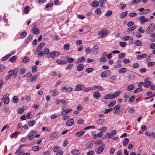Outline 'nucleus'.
I'll return each mask as SVG.
<instances>
[{
    "instance_id": "nucleus-61",
    "label": "nucleus",
    "mask_w": 155,
    "mask_h": 155,
    "mask_svg": "<svg viewBox=\"0 0 155 155\" xmlns=\"http://www.w3.org/2000/svg\"><path fill=\"white\" fill-rule=\"evenodd\" d=\"M135 97V95L133 96L130 97L128 100V101L129 102L131 103L132 102L134 99Z\"/></svg>"
},
{
    "instance_id": "nucleus-4",
    "label": "nucleus",
    "mask_w": 155,
    "mask_h": 155,
    "mask_svg": "<svg viewBox=\"0 0 155 155\" xmlns=\"http://www.w3.org/2000/svg\"><path fill=\"white\" fill-rule=\"evenodd\" d=\"M107 31L106 29H104L98 33L99 35L100 36L101 38L105 36L107 34Z\"/></svg>"
},
{
    "instance_id": "nucleus-21",
    "label": "nucleus",
    "mask_w": 155,
    "mask_h": 155,
    "mask_svg": "<svg viewBox=\"0 0 155 155\" xmlns=\"http://www.w3.org/2000/svg\"><path fill=\"white\" fill-rule=\"evenodd\" d=\"M84 66L81 64H79L77 67V70L78 71H81L83 70Z\"/></svg>"
},
{
    "instance_id": "nucleus-46",
    "label": "nucleus",
    "mask_w": 155,
    "mask_h": 155,
    "mask_svg": "<svg viewBox=\"0 0 155 155\" xmlns=\"http://www.w3.org/2000/svg\"><path fill=\"white\" fill-rule=\"evenodd\" d=\"M120 45L122 47H124L126 46V43L124 42L121 41L119 43Z\"/></svg>"
},
{
    "instance_id": "nucleus-26",
    "label": "nucleus",
    "mask_w": 155,
    "mask_h": 155,
    "mask_svg": "<svg viewBox=\"0 0 155 155\" xmlns=\"http://www.w3.org/2000/svg\"><path fill=\"white\" fill-rule=\"evenodd\" d=\"M150 37H152V38L150 39V40L152 42H153L155 41V32H153L151 34Z\"/></svg>"
},
{
    "instance_id": "nucleus-24",
    "label": "nucleus",
    "mask_w": 155,
    "mask_h": 155,
    "mask_svg": "<svg viewBox=\"0 0 155 155\" xmlns=\"http://www.w3.org/2000/svg\"><path fill=\"white\" fill-rule=\"evenodd\" d=\"M56 62L58 64H67V62L66 61H61L60 59L57 60H56Z\"/></svg>"
},
{
    "instance_id": "nucleus-27",
    "label": "nucleus",
    "mask_w": 155,
    "mask_h": 155,
    "mask_svg": "<svg viewBox=\"0 0 155 155\" xmlns=\"http://www.w3.org/2000/svg\"><path fill=\"white\" fill-rule=\"evenodd\" d=\"M127 11L122 12L120 15V18L122 19L126 17L127 15Z\"/></svg>"
},
{
    "instance_id": "nucleus-62",
    "label": "nucleus",
    "mask_w": 155,
    "mask_h": 155,
    "mask_svg": "<svg viewBox=\"0 0 155 155\" xmlns=\"http://www.w3.org/2000/svg\"><path fill=\"white\" fill-rule=\"evenodd\" d=\"M128 111L130 113H132L134 112L135 109L134 108L131 107L129 108Z\"/></svg>"
},
{
    "instance_id": "nucleus-3",
    "label": "nucleus",
    "mask_w": 155,
    "mask_h": 155,
    "mask_svg": "<svg viewBox=\"0 0 155 155\" xmlns=\"http://www.w3.org/2000/svg\"><path fill=\"white\" fill-rule=\"evenodd\" d=\"M36 134V132L35 130H32L30 131L29 134L27 135V137L29 140H31L33 138L35 135Z\"/></svg>"
},
{
    "instance_id": "nucleus-63",
    "label": "nucleus",
    "mask_w": 155,
    "mask_h": 155,
    "mask_svg": "<svg viewBox=\"0 0 155 155\" xmlns=\"http://www.w3.org/2000/svg\"><path fill=\"white\" fill-rule=\"evenodd\" d=\"M120 107V104H117V105L114 106V109L115 110H117L119 109Z\"/></svg>"
},
{
    "instance_id": "nucleus-16",
    "label": "nucleus",
    "mask_w": 155,
    "mask_h": 155,
    "mask_svg": "<svg viewBox=\"0 0 155 155\" xmlns=\"http://www.w3.org/2000/svg\"><path fill=\"white\" fill-rule=\"evenodd\" d=\"M116 130H113L108 134V138H111L116 133Z\"/></svg>"
},
{
    "instance_id": "nucleus-42",
    "label": "nucleus",
    "mask_w": 155,
    "mask_h": 155,
    "mask_svg": "<svg viewBox=\"0 0 155 155\" xmlns=\"http://www.w3.org/2000/svg\"><path fill=\"white\" fill-rule=\"evenodd\" d=\"M27 34V33L25 31L22 32L20 35V38H24L26 36Z\"/></svg>"
},
{
    "instance_id": "nucleus-38",
    "label": "nucleus",
    "mask_w": 155,
    "mask_h": 155,
    "mask_svg": "<svg viewBox=\"0 0 155 155\" xmlns=\"http://www.w3.org/2000/svg\"><path fill=\"white\" fill-rule=\"evenodd\" d=\"M134 44L136 46H140L141 45V42L139 40H136L134 42Z\"/></svg>"
},
{
    "instance_id": "nucleus-60",
    "label": "nucleus",
    "mask_w": 155,
    "mask_h": 155,
    "mask_svg": "<svg viewBox=\"0 0 155 155\" xmlns=\"http://www.w3.org/2000/svg\"><path fill=\"white\" fill-rule=\"evenodd\" d=\"M24 109L23 108H20L18 110V113L20 114H22L24 112Z\"/></svg>"
},
{
    "instance_id": "nucleus-41",
    "label": "nucleus",
    "mask_w": 155,
    "mask_h": 155,
    "mask_svg": "<svg viewBox=\"0 0 155 155\" xmlns=\"http://www.w3.org/2000/svg\"><path fill=\"white\" fill-rule=\"evenodd\" d=\"M74 59L73 58H70L69 57H68V59L67 60V63L68 62V63H70L74 61Z\"/></svg>"
},
{
    "instance_id": "nucleus-10",
    "label": "nucleus",
    "mask_w": 155,
    "mask_h": 155,
    "mask_svg": "<svg viewBox=\"0 0 155 155\" xmlns=\"http://www.w3.org/2000/svg\"><path fill=\"white\" fill-rule=\"evenodd\" d=\"M18 69L15 68L13 70H10L9 71H10V74L11 76H14V77L15 78L17 76V72L18 71Z\"/></svg>"
},
{
    "instance_id": "nucleus-37",
    "label": "nucleus",
    "mask_w": 155,
    "mask_h": 155,
    "mask_svg": "<svg viewBox=\"0 0 155 155\" xmlns=\"http://www.w3.org/2000/svg\"><path fill=\"white\" fill-rule=\"evenodd\" d=\"M17 57L15 56H14L8 60L9 61L13 62H14L16 59Z\"/></svg>"
},
{
    "instance_id": "nucleus-7",
    "label": "nucleus",
    "mask_w": 155,
    "mask_h": 155,
    "mask_svg": "<svg viewBox=\"0 0 155 155\" xmlns=\"http://www.w3.org/2000/svg\"><path fill=\"white\" fill-rule=\"evenodd\" d=\"M93 97L96 99L98 100L101 96L100 93L97 91H95L93 94Z\"/></svg>"
},
{
    "instance_id": "nucleus-29",
    "label": "nucleus",
    "mask_w": 155,
    "mask_h": 155,
    "mask_svg": "<svg viewBox=\"0 0 155 155\" xmlns=\"http://www.w3.org/2000/svg\"><path fill=\"white\" fill-rule=\"evenodd\" d=\"M134 87V84H130L127 87V90L128 91H131L133 90Z\"/></svg>"
},
{
    "instance_id": "nucleus-45",
    "label": "nucleus",
    "mask_w": 155,
    "mask_h": 155,
    "mask_svg": "<svg viewBox=\"0 0 155 155\" xmlns=\"http://www.w3.org/2000/svg\"><path fill=\"white\" fill-rule=\"evenodd\" d=\"M107 129V127H104L101 128L100 129V130L101 132L102 133H104L106 131Z\"/></svg>"
},
{
    "instance_id": "nucleus-51",
    "label": "nucleus",
    "mask_w": 155,
    "mask_h": 155,
    "mask_svg": "<svg viewBox=\"0 0 155 155\" xmlns=\"http://www.w3.org/2000/svg\"><path fill=\"white\" fill-rule=\"evenodd\" d=\"M13 102L15 103H17L18 101V100L17 97L16 96H14L13 98Z\"/></svg>"
},
{
    "instance_id": "nucleus-12",
    "label": "nucleus",
    "mask_w": 155,
    "mask_h": 155,
    "mask_svg": "<svg viewBox=\"0 0 155 155\" xmlns=\"http://www.w3.org/2000/svg\"><path fill=\"white\" fill-rule=\"evenodd\" d=\"M91 5L94 7H97L99 5V2L97 1H94L91 3Z\"/></svg>"
},
{
    "instance_id": "nucleus-25",
    "label": "nucleus",
    "mask_w": 155,
    "mask_h": 155,
    "mask_svg": "<svg viewBox=\"0 0 155 155\" xmlns=\"http://www.w3.org/2000/svg\"><path fill=\"white\" fill-rule=\"evenodd\" d=\"M105 123L104 120L103 119H101L98 120L97 121V124L99 125H103Z\"/></svg>"
},
{
    "instance_id": "nucleus-34",
    "label": "nucleus",
    "mask_w": 155,
    "mask_h": 155,
    "mask_svg": "<svg viewBox=\"0 0 155 155\" xmlns=\"http://www.w3.org/2000/svg\"><path fill=\"white\" fill-rule=\"evenodd\" d=\"M59 93V92L58 91H57L56 90H54L53 91V92L51 94V96H55Z\"/></svg>"
},
{
    "instance_id": "nucleus-33",
    "label": "nucleus",
    "mask_w": 155,
    "mask_h": 155,
    "mask_svg": "<svg viewBox=\"0 0 155 155\" xmlns=\"http://www.w3.org/2000/svg\"><path fill=\"white\" fill-rule=\"evenodd\" d=\"M138 10L139 11V14L140 15H142L144 14L145 10L144 8H140Z\"/></svg>"
},
{
    "instance_id": "nucleus-57",
    "label": "nucleus",
    "mask_w": 155,
    "mask_h": 155,
    "mask_svg": "<svg viewBox=\"0 0 155 155\" xmlns=\"http://www.w3.org/2000/svg\"><path fill=\"white\" fill-rule=\"evenodd\" d=\"M100 60L101 62L105 61L107 60V58L105 57H102L100 58Z\"/></svg>"
},
{
    "instance_id": "nucleus-39",
    "label": "nucleus",
    "mask_w": 155,
    "mask_h": 155,
    "mask_svg": "<svg viewBox=\"0 0 155 155\" xmlns=\"http://www.w3.org/2000/svg\"><path fill=\"white\" fill-rule=\"evenodd\" d=\"M29 7L28 6H26L24 9V12L25 14L28 13L29 11Z\"/></svg>"
},
{
    "instance_id": "nucleus-54",
    "label": "nucleus",
    "mask_w": 155,
    "mask_h": 155,
    "mask_svg": "<svg viewBox=\"0 0 155 155\" xmlns=\"http://www.w3.org/2000/svg\"><path fill=\"white\" fill-rule=\"evenodd\" d=\"M40 148L39 146H35L33 147L32 149L34 151H36L39 150Z\"/></svg>"
},
{
    "instance_id": "nucleus-44",
    "label": "nucleus",
    "mask_w": 155,
    "mask_h": 155,
    "mask_svg": "<svg viewBox=\"0 0 155 155\" xmlns=\"http://www.w3.org/2000/svg\"><path fill=\"white\" fill-rule=\"evenodd\" d=\"M117 78V77L116 75H114L111 77L109 79L110 82H112L113 81L115 80Z\"/></svg>"
},
{
    "instance_id": "nucleus-52",
    "label": "nucleus",
    "mask_w": 155,
    "mask_h": 155,
    "mask_svg": "<svg viewBox=\"0 0 155 155\" xmlns=\"http://www.w3.org/2000/svg\"><path fill=\"white\" fill-rule=\"evenodd\" d=\"M57 136V133L56 132L54 131L52 133L51 136V137L52 138H54L56 137Z\"/></svg>"
},
{
    "instance_id": "nucleus-32",
    "label": "nucleus",
    "mask_w": 155,
    "mask_h": 155,
    "mask_svg": "<svg viewBox=\"0 0 155 155\" xmlns=\"http://www.w3.org/2000/svg\"><path fill=\"white\" fill-rule=\"evenodd\" d=\"M126 70V68H122L118 71V72L120 74H123L125 72Z\"/></svg>"
},
{
    "instance_id": "nucleus-64",
    "label": "nucleus",
    "mask_w": 155,
    "mask_h": 155,
    "mask_svg": "<svg viewBox=\"0 0 155 155\" xmlns=\"http://www.w3.org/2000/svg\"><path fill=\"white\" fill-rule=\"evenodd\" d=\"M53 5V3H48L46 5L45 8H47L49 7H52Z\"/></svg>"
},
{
    "instance_id": "nucleus-48",
    "label": "nucleus",
    "mask_w": 155,
    "mask_h": 155,
    "mask_svg": "<svg viewBox=\"0 0 155 155\" xmlns=\"http://www.w3.org/2000/svg\"><path fill=\"white\" fill-rule=\"evenodd\" d=\"M145 56V54H143L142 55H137V58L138 59H140L141 58H144Z\"/></svg>"
},
{
    "instance_id": "nucleus-17",
    "label": "nucleus",
    "mask_w": 155,
    "mask_h": 155,
    "mask_svg": "<svg viewBox=\"0 0 155 155\" xmlns=\"http://www.w3.org/2000/svg\"><path fill=\"white\" fill-rule=\"evenodd\" d=\"M139 19L140 21V23L143 24L145 22V17L144 16H141L139 18Z\"/></svg>"
},
{
    "instance_id": "nucleus-5",
    "label": "nucleus",
    "mask_w": 155,
    "mask_h": 155,
    "mask_svg": "<svg viewBox=\"0 0 155 155\" xmlns=\"http://www.w3.org/2000/svg\"><path fill=\"white\" fill-rule=\"evenodd\" d=\"M110 72L109 70L105 71L101 73V77L103 78L108 77L110 74Z\"/></svg>"
},
{
    "instance_id": "nucleus-14",
    "label": "nucleus",
    "mask_w": 155,
    "mask_h": 155,
    "mask_svg": "<svg viewBox=\"0 0 155 155\" xmlns=\"http://www.w3.org/2000/svg\"><path fill=\"white\" fill-rule=\"evenodd\" d=\"M84 88V87L81 84L78 85L76 86L75 91H79L81 90Z\"/></svg>"
},
{
    "instance_id": "nucleus-49",
    "label": "nucleus",
    "mask_w": 155,
    "mask_h": 155,
    "mask_svg": "<svg viewBox=\"0 0 155 155\" xmlns=\"http://www.w3.org/2000/svg\"><path fill=\"white\" fill-rule=\"evenodd\" d=\"M70 47V45L68 43H67L64 45V48L67 50H68Z\"/></svg>"
},
{
    "instance_id": "nucleus-13",
    "label": "nucleus",
    "mask_w": 155,
    "mask_h": 155,
    "mask_svg": "<svg viewBox=\"0 0 155 155\" xmlns=\"http://www.w3.org/2000/svg\"><path fill=\"white\" fill-rule=\"evenodd\" d=\"M74 123V120L73 119H70L66 122V124L67 126L72 125Z\"/></svg>"
},
{
    "instance_id": "nucleus-28",
    "label": "nucleus",
    "mask_w": 155,
    "mask_h": 155,
    "mask_svg": "<svg viewBox=\"0 0 155 155\" xmlns=\"http://www.w3.org/2000/svg\"><path fill=\"white\" fill-rule=\"evenodd\" d=\"M147 79V78H146V80ZM153 84L152 82L151 81H147V80H146V87H148L149 86H151L153 85Z\"/></svg>"
},
{
    "instance_id": "nucleus-53",
    "label": "nucleus",
    "mask_w": 155,
    "mask_h": 155,
    "mask_svg": "<svg viewBox=\"0 0 155 155\" xmlns=\"http://www.w3.org/2000/svg\"><path fill=\"white\" fill-rule=\"evenodd\" d=\"M94 70V69L92 68H87L86 70L85 71L86 72H87L88 73H90L92 72L93 70Z\"/></svg>"
},
{
    "instance_id": "nucleus-35",
    "label": "nucleus",
    "mask_w": 155,
    "mask_h": 155,
    "mask_svg": "<svg viewBox=\"0 0 155 155\" xmlns=\"http://www.w3.org/2000/svg\"><path fill=\"white\" fill-rule=\"evenodd\" d=\"M24 152L23 150L22 149H20L18 151H17L15 153L17 155H21L22 154H23Z\"/></svg>"
},
{
    "instance_id": "nucleus-1",
    "label": "nucleus",
    "mask_w": 155,
    "mask_h": 155,
    "mask_svg": "<svg viewBox=\"0 0 155 155\" xmlns=\"http://www.w3.org/2000/svg\"><path fill=\"white\" fill-rule=\"evenodd\" d=\"M155 30V24L152 23L150 24L146 29V32L148 34L153 32Z\"/></svg>"
},
{
    "instance_id": "nucleus-15",
    "label": "nucleus",
    "mask_w": 155,
    "mask_h": 155,
    "mask_svg": "<svg viewBox=\"0 0 155 155\" xmlns=\"http://www.w3.org/2000/svg\"><path fill=\"white\" fill-rule=\"evenodd\" d=\"M137 27V25H135L132 27H130L127 29V32L130 33L131 31L134 30L135 29H136Z\"/></svg>"
},
{
    "instance_id": "nucleus-22",
    "label": "nucleus",
    "mask_w": 155,
    "mask_h": 155,
    "mask_svg": "<svg viewBox=\"0 0 155 155\" xmlns=\"http://www.w3.org/2000/svg\"><path fill=\"white\" fill-rule=\"evenodd\" d=\"M71 153L74 155H77L80 153V151L79 150L74 149L71 151Z\"/></svg>"
},
{
    "instance_id": "nucleus-50",
    "label": "nucleus",
    "mask_w": 155,
    "mask_h": 155,
    "mask_svg": "<svg viewBox=\"0 0 155 155\" xmlns=\"http://www.w3.org/2000/svg\"><path fill=\"white\" fill-rule=\"evenodd\" d=\"M143 90V89L142 87H140L137 88H136L134 91V93H136L140 91H141Z\"/></svg>"
},
{
    "instance_id": "nucleus-43",
    "label": "nucleus",
    "mask_w": 155,
    "mask_h": 155,
    "mask_svg": "<svg viewBox=\"0 0 155 155\" xmlns=\"http://www.w3.org/2000/svg\"><path fill=\"white\" fill-rule=\"evenodd\" d=\"M37 69V67L36 65H34L32 67V71L34 73H35Z\"/></svg>"
},
{
    "instance_id": "nucleus-59",
    "label": "nucleus",
    "mask_w": 155,
    "mask_h": 155,
    "mask_svg": "<svg viewBox=\"0 0 155 155\" xmlns=\"http://www.w3.org/2000/svg\"><path fill=\"white\" fill-rule=\"evenodd\" d=\"M101 13V9L99 8H97L95 11V13L97 14H100Z\"/></svg>"
},
{
    "instance_id": "nucleus-18",
    "label": "nucleus",
    "mask_w": 155,
    "mask_h": 155,
    "mask_svg": "<svg viewBox=\"0 0 155 155\" xmlns=\"http://www.w3.org/2000/svg\"><path fill=\"white\" fill-rule=\"evenodd\" d=\"M85 60V58L83 56L80 58H78V60L76 61V63L78 64L79 63H82L84 62Z\"/></svg>"
},
{
    "instance_id": "nucleus-31",
    "label": "nucleus",
    "mask_w": 155,
    "mask_h": 155,
    "mask_svg": "<svg viewBox=\"0 0 155 155\" xmlns=\"http://www.w3.org/2000/svg\"><path fill=\"white\" fill-rule=\"evenodd\" d=\"M104 99H110L111 100L113 99V97L112 96V95L110 94H109L106 95L104 96Z\"/></svg>"
},
{
    "instance_id": "nucleus-9",
    "label": "nucleus",
    "mask_w": 155,
    "mask_h": 155,
    "mask_svg": "<svg viewBox=\"0 0 155 155\" xmlns=\"http://www.w3.org/2000/svg\"><path fill=\"white\" fill-rule=\"evenodd\" d=\"M104 146V144L103 143L99 147L96 151V153L97 154L101 153L103 151Z\"/></svg>"
},
{
    "instance_id": "nucleus-58",
    "label": "nucleus",
    "mask_w": 155,
    "mask_h": 155,
    "mask_svg": "<svg viewBox=\"0 0 155 155\" xmlns=\"http://www.w3.org/2000/svg\"><path fill=\"white\" fill-rule=\"evenodd\" d=\"M147 62H148L147 65L149 67H152L155 64V62H149L147 61Z\"/></svg>"
},
{
    "instance_id": "nucleus-8",
    "label": "nucleus",
    "mask_w": 155,
    "mask_h": 155,
    "mask_svg": "<svg viewBox=\"0 0 155 155\" xmlns=\"http://www.w3.org/2000/svg\"><path fill=\"white\" fill-rule=\"evenodd\" d=\"M2 102H3L5 104H7L9 102V98L7 97V95H5L3 97L2 101Z\"/></svg>"
},
{
    "instance_id": "nucleus-36",
    "label": "nucleus",
    "mask_w": 155,
    "mask_h": 155,
    "mask_svg": "<svg viewBox=\"0 0 155 155\" xmlns=\"http://www.w3.org/2000/svg\"><path fill=\"white\" fill-rule=\"evenodd\" d=\"M116 103L115 101H111L108 104V106L109 107H113Z\"/></svg>"
},
{
    "instance_id": "nucleus-40",
    "label": "nucleus",
    "mask_w": 155,
    "mask_h": 155,
    "mask_svg": "<svg viewBox=\"0 0 155 155\" xmlns=\"http://www.w3.org/2000/svg\"><path fill=\"white\" fill-rule=\"evenodd\" d=\"M36 123L35 121L33 120L29 121L28 123V125L29 127H32Z\"/></svg>"
},
{
    "instance_id": "nucleus-47",
    "label": "nucleus",
    "mask_w": 155,
    "mask_h": 155,
    "mask_svg": "<svg viewBox=\"0 0 155 155\" xmlns=\"http://www.w3.org/2000/svg\"><path fill=\"white\" fill-rule=\"evenodd\" d=\"M94 87L96 88L97 90L99 91H102L103 90L102 87L100 86L94 85Z\"/></svg>"
},
{
    "instance_id": "nucleus-19",
    "label": "nucleus",
    "mask_w": 155,
    "mask_h": 155,
    "mask_svg": "<svg viewBox=\"0 0 155 155\" xmlns=\"http://www.w3.org/2000/svg\"><path fill=\"white\" fill-rule=\"evenodd\" d=\"M36 80L37 78H36L34 76H32L27 80V81L29 82H31L33 81L35 82L36 81Z\"/></svg>"
},
{
    "instance_id": "nucleus-6",
    "label": "nucleus",
    "mask_w": 155,
    "mask_h": 155,
    "mask_svg": "<svg viewBox=\"0 0 155 155\" xmlns=\"http://www.w3.org/2000/svg\"><path fill=\"white\" fill-rule=\"evenodd\" d=\"M31 30L32 33L35 35L38 34L40 33L39 30L38 28H37V26L35 25L33 26Z\"/></svg>"
},
{
    "instance_id": "nucleus-20",
    "label": "nucleus",
    "mask_w": 155,
    "mask_h": 155,
    "mask_svg": "<svg viewBox=\"0 0 155 155\" xmlns=\"http://www.w3.org/2000/svg\"><path fill=\"white\" fill-rule=\"evenodd\" d=\"M121 92L120 91H117L115 92L114 94L112 95V96L113 97V98H114L117 97L118 95H120Z\"/></svg>"
},
{
    "instance_id": "nucleus-30",
    "label": "nucleus",
    "mask_w": 155,
    "mask_h": 155,
    "mask_svg": "<svg viewBox=\"0 0 155 155\" xmlns=\"http://www.w3.org/2000/svg\"><path fill=\"white\" fill-rule=\"evenodd\" d=\"M85 133L84 131H81L76 133V135L78 137H80L83 135Z\"/></svg>"
},
{
    "instance_id": "nucleus-11",
    "label": "nucleus",
    "mask_w": 155,
    "mask_h": 155,
    "mask_svg": "<svg viewBox=\"0 0 155 155\" xmlns=\"http://www.w3.org/2000/svg\"><path fill=\"white\" fill-rule=\"evenodd\" d=\"M98 47L97 45L94 46L92 49L91 52L94 54H97L98 51Z\"/></svg>"
},
{
    "instance_id": "nucleus-23",
    "label": "nucleus",
    "mask_w": 155,
    "mask_h": 155,
    "mask_svg": "<svg viewBox=\"0 0 155 155\" xmlns=\"http://www.w3.org/2000/svg\"><path fill=\"white\" fill-rule=\"evenodd\" d=\"M129 141V140L128 138H125L123 140V145L124 146H126Z\"/></svg>"
},
{
    "instance_id": "nucleus-55",
    "label": "nucleus",
    "mask_w": 155,
    "mask_h": 155,
    "mask_svg": "<svg viewBox=\"0 0 155 155\" xmlns=\"http://www.w3.org/2000/svg\"><path fill=\"white\" fill-rule=\"evenodd\" d=\"M129 16L131 17H133L134 16H136L137 15V14L135 12H131L130 13L129 15Z\"/></svg>"
},
{
    "instance_id": "nucleus-56",
    "label": "nucleus",
    "mask_w": 155,
    "mask_h": 155,
    "mask_svg": "<svg viewBox=\"0 0 155 155\" xmlns=\"http://www.w3.org/2000/svg\"><path fill=\"white\" fill-rule=\"evenodd\" d=\"M112 14V12L110 10H109L105 14V15L106 16H109L111 15Z\"/></svg>"
},
{
    "instance_id": "nucleus-2",
    "label": "nucleus",
    "mask_w": 155,
    "mask_h": 155,
    "mask_svg": "<svg viewBox=\"0 0 155 155\" xmlns=\"http://www.w3.org/2000/svg\"><path fill=\"white\" fill-rule=\"evenodd\" d=\"M60 54V53L58 51H53L49 53L47 55L48 58H54L55 57L58 56Z\"/></svg>"
}]
</instances>
